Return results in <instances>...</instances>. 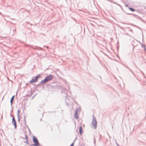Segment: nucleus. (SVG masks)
<instances>
[{
    "label": "nucleus",
    "mask_w": 146,
    "mask_h": 146,
    "mask_svg": "<svg viewBox=\"0 0 146 146\" xmlns=\"http://www.w3.org/2000/svg\"><path fill=\"white\" fill-rule=\"evenodd\" d=\"M33 141L34 144H32L31 146H40V144L37 139L35 136H33Z\"/></svg>",
    "instance_id": "1"
},
{
    "label": "nucleus",
    "mask_w": 146,
    "mask_h": 146,
    "mask_svg": "<svg viewBox=\"0 0 146 146\" xmlns=\"http://www.w3.org/2000/svg\"><path fill=\"white\" fill-rule=\"evenodd\" d=\"M92 127L95 129H96L97 126V121L96 118L94 115H92Z\"/></svg>",
    "instance_id": "2"
},
{
    "label": "nucleus",
    "mask_w": 146,
    "mask_h": 146,
    "mask_svg": "<svg viewBox=\"0 0 146 146\" xmlns=\"http://www.w3.org/2000/svg\"><path fill=\"white\" fill-rule=\"evenodd\" d=\"M40 76V74L36 76L35 77V79H34L33 78H32V79L30 81L29 83L30 84H32L36 82Z\"/></svg>",
    "instance_id": "3"
},
{
    "label": "nucleus",
    "mask_w": 146,
    "mask_h": 146,
    "mask_svg": "<svg viewBox=\"0 0 146 146\" xmlns=\"http://www.w3.org/2000/svg\"><path fill=\"white\" fill-rule=\"evenodd\" d=\"M12 123L15 129H16L17 127V125L16 121L14 116H13L12 119Z\"/></svg>",
    "instance_id": "4"
},
{
    "label": "nucleus",
    "mask_w": 146,
    "mask_h": 146,
    "mask_svg": "<svg viewBox=\"0 0 146 146\" xmlns=\"http://www.w3.org/2000/svg\"><path fill=\"white\" fill-rule=\"evenodd\" d=\"M53 78V76L52 75L50 74L48 76L46 77L45 78L48 82V81L52 80Z\"/></svg>",
    "instance_id": "5"
},
{
    "label": "nucleus",
    "mask_w": 146,
    "mask_h": 146,
    "mask_svg": "<svg viewBox=\"0 0 146 146\" xmlns=\"http://www.w3.org/2000/svg\"><path fill=\"white\" fill-rule=\"evenodd\" d=\"M47 81L46 79V78H45L44 79L42 80L41 82H40V84H44L45 83L47 82Z\"/></svg>",
    "instance_id": "6"
},
{
    "label": "nucleus",
    "mask_w": 146,
    "mask_h": 146,
    "mask_svg": "<svg viewBox=\"0 0 146 146\" xmlns=\"http://www.w3.org/2000/svg\"><path fill=\"white\" fill-rule=\"evenodd\" d=\"M15 97V96H13L11 97V99L10 100V103H11V105L12 106L13 104V101L14 100V99Z\"/></svg>",
    "instance_id": "7"
},
{
    "label": "nucleus",
    "mask_w": 146,
    "mask_h": 146,
    "mask_svg": "<svg viewBox=\"0 0 146 146\" xmlns=\"http://www.w3.org/2000/svg\"><path fill=\"white\" fill-rule=\"evenodd\" d=\"M79 133L80 135L82 134V128L81 126H80L79 127Z\"/></svg>",
    "instance_id": "8"
},
{
    "label": "nucleus",
    "mask_w": 146,
    "mask_h": 146,
    "mask_svg": "<svg viewBox=\"0 0 146 146\" xmlns=\"http://www.w3.org/2000/svg\"><path fill=\"white\" fill-rule=\"evenodd\" d=\"M74 117L76 119H78L79 117L78 114L77 112V111H76V112H75Z\"/></svg>",
    "instance_id": "9"
},
{
    "label": "nucleus",
    "mask_w": 146,
    "mask_h": 146,
    "mask_svg": "<svg viewBox=\"0 0 146 146\" xmlns=\"http://www.w3.org/2000/svg\"><path fill=\"white\" fill-rule=\"evenodd\" d=\"M129 9L131 11H135V10L132 7H129Z\"/></svg>",
    "instance_id": "10"
},
{
    "label": "nucleus",
    "mask_w": 146,
    "mask_h": 146,
    "mask_svg": "<svg viewBox=\"0 0 146 146\" xmlns=\"http://www.w3.org/2000/svg\"><path fill=\"white\" fill-rule=\"evenodd\" d=\"M80 111H81V109H80V108H78V109H77L76 110L75 112H76V111H77V113H78V112Z\"/></svg>",
    "instance_id": "11"
},
{
    "label": "nucleus",
    "mask_w": 146,
    "mask_h": 146,
    "mask_svg": "<svg viewBox=\"0 0 146 146\" xmlns=\"http://www.w3.org/2000/svg\"><path fill=\"white\" fill-rule=\"evenodd\" d=\"M36 48H37V49H38V50L42 49V48H41L40 47H38L37 46H36Z\"/></svg>",
    "instance_id": "12"
},
{
    "label": "nucleus",
    "mask_w": 146,
    "mask_h": 146,
    "mask_svg": "<svg viewBox=\"0 0 146 146\" xmlns=\"http://www.w3.org/2000/svg\"><path fill=\"white\" fill-rule=\"evenodd\" d=\"M32 94H33V93H32V92H30V94H28V96H29V97H30L32 95Z\"/></svg>",
    "instance_id": "13"
},
{
    "label": "nucleus",
    "mask_w": 146,
    "mask_h": 146,
    "mask_svg": "<svg viewBox=\"0 0 146 146\" xmlns=\"http://www.w3.org/2000/svg\"><path fill=\"white\" fill-rule=\"evenodd\" d=\"M25 143H26L27 144L29 145V143H28V139H27L26 141H24Z\"/></svg>",
    "instance_id": "14"
},
{
    "label": "nucleus",
    "mask_w": 146,
    "mask_h": 146,
    "mask_svg": "<svg viewBox=\"0 0 146 146\" xmlns=\"http://www.w3.org/2000/svg\"><path fill=\"white\" fill-rule=\"evenodd\" d=\"M25 117H26V116H25V115L24 116V122H25V124H26V120H25Z\"/></svg>",
    "instance_id": "15"
},
{
    "label": "nucleus",
    "mask_w": 146,
    "mask_h": 146,
    "mask_svg": "<svg viewBox=\"0 0 146 146\" xmlns=\"http://www.w3.org/2000/svg\"><path fill=\"white\" fill-rule=\"evenodd\" d=\"M19 112H20V110H18L17 111V116H19Z\"/></svg>",
    "instance_id": "16"
},
{
    "label": "nucleus",
    "mask_w": 146,
    "mask_h": 146,
    "mask_svg": "<svg viewBox=\"0 0 146 146\" xmlns=\"http://www.w3.org/2000/svg\"><path fill=\"white\" fill-rule=\"evenodd\" d=\"M75 141V140L74 141ZM74 142H73L71 144V145H70V146H74Z\"/></svg>",
    "instance_id": "17"
},
{
    "label": "nucleus",
    "mask_w": 146,
    "mask_h": 146,
    "mask_svg": "<svg viewBox=\"0 0 146 146\" xmlns=\"http://www.w3.org/2000/svg\"><path fill=\"white\" fill-rule=\"evenodd\" d=\"M25 138L26 140L28 139V137L26 134L25 135Z\"/></svg>",
    "instance_id": "18"
},
{
    "label": "nucleus",
    "mask_w": 146,
    "mask_h": 146,
    "mask_svg": "<svg viewBox=\"0 0 146 146\" xmlns=\"http://www.w3.org/2000/svg\"><path fill=\"white\" fill-rule=\"evenodd\" d=\"M17 117H18V121L19 122L20 121V118H19V116H17Z\"/></svg>",
    "instance_id": "19"
},
{
    "label": "nucleus",
    "mask_w": 146,
    "mask_h": 146,
    "mask_svg": "<svg viewBox=\"0 0 146 146\" xmlns=\"http://www.w3.org/2000/svg\"><path fill=\"white\" fill-rule=\"evenodd\" d=\"M124 66H125V67H126V68H128L129 69L130 71H131V70H130V69H129V68L127 66H125V65H124Z\"/></svg>",
    "instance_id": "20"
},
{
    "label": "nucleus",
    "mask_w": 146,
    "mask_h": 146,
    "mask_svg": "<svg viewBox=\"0 0 146 146\" xmlns=\"http://www.w3.org/2000/svg\"><path fill=\"white\" fill-rule=\"evenodd\" d=\"M141 133L143 134H146V132H144V131H142L141 132Z\"/></svg>",
    "instance_id": "21"
},
{
    "label": "nucleus",
    "mask_w": 146,
    "mask_h": 146,
    "mask_svg": "<svg viewBox=\"0 0 146 146\" xmlns=\"http://www.w3.org/2000/svg\"><path fill=\"white\" fill-rule=\"evenodd\" d=\"M115 143H116V145H117V146H120L118 144V143H117V142L116 141V142H115Z\"/></svg>",
    "instance_id": "22"
},
{
    "label": "nucleus",
    "mask_w": 146,
    "mask_h": 146,
    "mask_svg": "<svg viewBox=\"0 0 146 146\" xmlns=\"http://www.w3.org/2000/svg\"><path fill=\"white\" fill-rule=\"evenodd\" d=\"M144 50L146 51V48H145V46H144Z\"/></svg>",
    "instance_id": "23"
},
{
    "label": "nucleus",
    "mask_w": 146,
    "mask_h": 146,
    "mask_svg": "<svg viewBox=\"0 0 146 146\" xmlns=\"http://www.w3.org/2000/svg\"><path fill=\"white\" fill-rule=\"evenodd\" d=\"M94 145H95V143H96V141H95V138H94Z\"/></svg>",
    "instance_id": "24"
},
{
    "label": "nucleus",
    "mask_w": 146,
    "mask_h": 146,
    "mask_svg": "<svg viewBox=\"0 0 146 146\" xmlns=\"http://www.w3.org/2000/svg\"><path fill=\"white\" fill-rule=\"evenodd\" d=\"M144 46H145V45H144L143 44H142V48H144Z\"/></svg>",
    "instance_id": "25"
},
{
    "label": "nucleus",
    "mask_w": 146,
    "mask_h": 146,
    "mask_svg": "<svg viewBox=\"0 0 146 146\" xmlns=\"http://www.w3.org/2000/svg\"><path fill=\"white\" fill-rule=\"evenodd\" d=\"M66 106H69V104L68 103L66 102Z\"/></svg>",
    "instance_id": "26"
},
{
    "label": "nucleus",
    "mask_w": 146,
    "mask_h": 146,
    "mask_svg": "<svg viewBox=\"0 0 146 146\" xmlns=\"http://www.w3.org/2000/svg\"><path fill=\"white\" fill-rule=\"evenodd\" d=\"M126 13L128 15H132V14L130 13Z\"/></svg>",
    "instance_id": "27"
},
{
    "label": "nucleus",
    "mask_w": 146,
    "mask_h": 146,
    "mask_svg": "<svg viewBox=\"0 0 146 146\" xmlns=\"http://www.w3.org/2000/svg\"><path fill=\"white\" fill-rule=\"evenodd\" d=\"M120 27V28L121 29H123V27Z\"/></svg>",
    "instance_id": "28"
},
{
    "label": "nucleus",
    "mask_w": 146,
    "mask_h": 146,
    "mask_svg": "<svg viewBox=\"0 0 146 146\" xmlns=\"http://www.w3.org/2000/svg\"><path fill=\"white\" fill-rule=\"evenodd\" d=\"M125 6H126V7H128V5H125Z\"/></svg>",
    "instance_id": "29"
},
{
    "label": "nucleus",
    "mask_w": 146,
    "mask_h": 146,
    "mask_svg": "<svg viewBox=\"0 0 146 146\" xmlns=\"http://www.w3.org/2000/svg\"><path fill=\"white\" fill-rule=\"evenodd\" d=\"M141 20L143 22H144V21L143 19H141Z\"/></svg>",
    "instance_id": "30"
},
{
    "label": "nucleus",
    "mask_w": 146,
    "mask_h": 146,
    "mask_svg": "<svg viewBox=\"0 0 146 146\" xmlns=\"http://www.w3.org/2000/svg\"><path fill=\"white\" fill-rule=\"evenodd\" d=\"M122 23L123 24H126V23H124V22H122Z\"/></svg>",
    "instance_id": "31"
},
{
    "label": "nucleus",
    "mask_w": 146,
    "mask_h": 146,
    "mask_svg": "<svg viewBox=\"0 0 146 146\" xmlns=\"http://www.w3.org/2000/svg\"><path fill=\"white\" fill-rule=\"evenodd\" d=\"M46 47L47 48H48V46H46Z\"/></svg>",
    "instance_id": "32"
},
{
    "label": "nucleus",
    "mask_w": 146,
    "mask_h": 146,
    "mask_svg": "<svg viewBox=\"0 0 146 146\" xmlns=\"http://www.w3.org/2000/svg\"><path fill=\"white\" fill-rule=\"evenodd\" d=\"M34 97V96H33L32 98V99H33Z\"/></svg>",
    "instance_id": "33"
},
{
    "label": "nucleus",
    "mask_w": 146,
    "mask_h": 146,
    "mask_svg": "<svg viewBox=\"0 0 146 146\" xmlns=\"http://www.w3.org/2000/svg\"><path fill=\"white\" fill-rule=\"evenodd\" d=\"M11 117H13V116L11 115Z\"/></svg>",
    "instance_id": "34"
},
{
    "label": "nucleus",
    "mask_w": 146,
    "mask_h": 146,
    "mask_svg": "<svg viewBox=\"0 0 146 146\" xmlns=\"http://www.w3.org/2000/svg\"><path fill=\"white\" fill-rule=\"evenodd\" d=\"M101 136H102L101 135H100V139L101 138Z\"/></svg>",
    "instance_id": "35"
},
{
    "label": "nucleus",
    "mask_w": 146,
    "mask_h": 146,
    "mask_svg": "<svg viewBox=\"0 0 146 146\" xmlns=\"http://www.w3.org/2000/svg\"><path fill=\"white\" fill-rule=\"evenodd\" d=\"M45 45H44V46H43V47H45Z\"/></svg>",
    "instance_id": "36"
},
{
    "label": "nucleus",
    "mask_w": 146,
    "mask_h": 146,
    "mask_svg": "<svg viewBox=\"0 0 146 146\" xmlns=\"http://www.w3.org/2000/svg\"><path fill=\"white\" fill-rule=\"evenodd\" d=\"M30 25H33V24H30Z\"/></svg>",
    "instance_id": "37"
},
{
    "label": "nucleus",
    "mask_w": 146,
    "mask_h": 146,
    "mask_svg": "<svg viewBox=\"0 0 146 146\" xmlns=\"http://www.w3.org/2000/svg\"><path fill=\"white\" fill-rule=\"evenodd\" d=\"M0 14H1V12H0Z\"/></svg>",
    "instance_id": "38"
}]
</instances>
